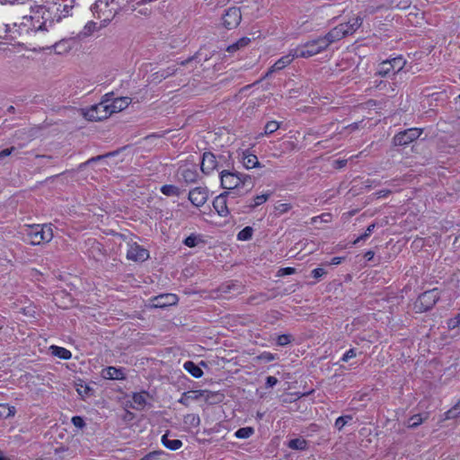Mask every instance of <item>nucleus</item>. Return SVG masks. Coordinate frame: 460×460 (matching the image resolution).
<instances>
[{
  "label": "nucleus",
  "instance_id": "1",
  "mask_svg": "<svg viewBox=\"0 0 460 460\" xmlns=\"http://www.w3.org/2000/svg\"><path fill=\"white\" fill-rule=\"evenodd\" d=\"M221 186L226 190L238 189L240 186L247 187L246 192L253 188L251 176L247 174L236 173L227 170L220 172Z\"/></svg>",
  "mask_w": 460,
  "mask_h": 460
},
{
  "label": "nucleus",
  "instance_id": "2",
  "mask_svg": "<svg viewBox=\"0 0 460 460\" xmlns=\"http://www.w3.org/2000/svg\"><path fill=\"white\" fill-rule=\"evenodd\" d=\"M332 43L328 35L325 34L323 37L309 40L304 45L297 47L294 49V56L307 58L325 50Z\"/></svg>",
  "mask_w": 460,
  "mask_h": 460
},
{
  "label": "nucleus",
  "instance_id": "3",
  "mask_svg": "<svg viewBox=\"0 0 460 460\" xmlns=\"http://www.w3.org/2000/svg\"><path fill=\"white\" fill-rule=\"evenodd\" d=\"M362 23L363 18L358 15L349 19L347 22L340 23L326 34L333 43L349 35H352L362 25Z\"/></svg>",
  "mask_w": 460,
  "mask_h": 460
},
{
  "label": "nucleus",
  "instance_id": "4",
  "mask_svg": "<svg viewBox=\"0 0 460 460\" xmlns=\"http://www.w3.org/2000/svg\"><path fill=\"white\" fill-rule=\"evenodd\" d=\"M27 235L32 245L49 243L53 238L52 225H36L30 226Z\"/></svg>",
  "mask_w": 460,
  "mask_h": 460
},
{
  "label": "nucleus",
  "instance_id": "5",
  "mask_svg": "<svg viewBox=\"0 0 460 460\" xmlns=\"http://www.w3.org/2000/svg\"><path fill=\"white\" fill-rule=\"evenodd\" d=\"M439 299V294L437 288L423 292L419 296L414 303L416 313H423L430 310Z\"/></svg>",
  "mask_w": 460,
  "mask_h": 460
},
{
  "label": "nucleus",
  "instance_id": "6",
  "mask_svg": "<svg viewBox=\"0 0 460 460\" xmlns=\"http://www.w3.org/2000/svg\"><path fill=\"white\" fill-rule=\"evenodd\" d=\"M111 115L109 104L106 102H100L98 104L91 106L84 116L88 120L100 121L108 119Z\"/></svg>",
  "mask_w": 460,
  "mask_h": 460
},
{
  "label": "nucleus",
  "instance_id": "7",
  "mask_svg": "<svg viewBox=\"0 0 460 460\" xmlns=\"http://www.w3.org/2000/svg\"><path fill=\"white\" fill-rule=\"evenodd\" d=\"M421 133L422 129L418 128H411L404 131H401L394 137V145L406 146L414 141L415 139L419 138Z\"/></svg>",
  "mask_w": 460,
  "mask_h": 460
},
{
  "label": "nucleus",
  "instance_id": "8",
  "mask_svg": "<svg viewBox=\"0 0 460 460\" xmlns=\"http://www.w3.org/2000/svg\"><path fill=\"white\" fill-rule=\"evenodd\" d=\"M93 10L104 22H110L117 13V9L109 8L108 0H97Z\"/></svg>",
  "mask_w": 460,
  "mask_h": 460
},
{
  "label": "nucleus",
  "instance_id": "9",
  "mask_svg": "<svg viewBox=\"0 0 460 460\" xmlns=\"http://www.w3.org/2000/svg\"><path fill=\"white\" fill-rule=\"evenodd\" d=\"M223 25L231 30L239 25L242 20L241 10L237 7L228 8L223 15Z\"/></svg>",
  "mask_w": 460,
  "mask_h": 460
},
{
  "label": "nucleus",
  "instance_id": "10",
  "mask_svg": "<svg viewBox=\"0 0 460 460\" xmlns=\"http://www.w3.org/2000/svg\"><path fill=\"white\" fill-rule=\"evenodd\" d=\"M208 198V191L207 188L196 187L190 190L189 199L196 207L203 206Z\"/></svg>",
  "mask_w": 460,
  "mask_h": 460
},
{
  "label": "nucleus",
  "instance_id": "11",
  "mask_svg": "<svg viewBox=\"0 0 460 460\" xmlns=\"http://www.w3.org/2000/svg\"><path fill=\"white\" fill-rule=\"evenodd\" d=\"M148 257V251L136 243L130 244L127 252V258L134 261H145Z\"/></svg>",
  "mask_w": 460,
  "mask_h": 460
},
{
  "label": "nucleus",
  "instance_id": "12",
  "mask_svg": "<svg viewBox=\"0 0 460 460\" xmlns=\"http://www.w3.org/2000/svg\"><path fill=\"white\" fill-rule=\"evenodd\" d=\"M215 169H217V162L215 155L211 152H205L202 155L200 170L203 173L208 174Z\"/></svg>",
  "mask_w": 460,
  "mask_h": 460
},
{
  "label": "nucleus",
  "instance_id": "13",
  "mask_svg": "<svg viewBox=\"0 0 460 460\" xmlns=\"http://www.w3.org/2000/svg\"><path fill=\"white\" fill-rule=\"evenodd\" d=\"M228 194L229 192H223L217 197H216V199L213 201V207L215 210L220 217H226L229 214V209L227 208L226 202V197Z\"/></svg>",
  "mask_w": 460,
  "mask_h": 460
},
{
  "label": "nucleus",
  "instance_id": "14",
  "mask_svg": "<svg viewBox=\"0 0 460 460\" xmlns=\"http://www.w3.org/2000/svg\"><path fill=\"white\" fill-rule=\"evenodd\" d=\"M296 56H294V49L288 55L278 59L275 64L270 68V70L266 74V77L269 76L271 73L275 71H279L286 67L289 65Z\"/></svg>",
  "mask_w": 460,
  "mask_h": 460
},
{
  "label": "nucleus",
  "instance_id": "15",
  "mask_svg": "<svg viewBox=\"0 0 460 460\" xmlns=\"http://www.w3.org/2000/svg\"><path fill=\"white\" fill-rule=\"evenodd\" d=\"M242 163L243 166L248 170L262 167L261 164L259 162L258 157L255 155L252 154L249 150H245L243 152Z\"/></svg>",
  "mask_w": 460,
  "mask_h": 460
},
{
  "label": "nucleus",
  "instance_id": "16",
  "mask_svg": "<svg viewBox=\"0 0 460 460\" xmlns=\"http://www.w3.org/2000/svg\"><path fill=\"white\" fill-rule=\"evenodd\" d=\"M154 301L155 307H165L175 305L178 301V297L174 294H164L155 297Z\"/></svg>",
  "mask_w": 460,
  "mask_h": 460
},
{
  "label": "nucleus",
  "instance_id": "17",
  "mask_svg": "<svg viewBox=\"0 0 460 460\" xmlns=\"http://www.w3.org/2000/svg\"><path fill=\"white\" fill-rule=\"evenodd\" d=\"M131 102V98L129 97H119L115 98L109 104L111 115L116 112H119L125 110Z\"/></svg>",
  "mask_w": 460,
  "mask_h": 460
},
{
  "label": "nucleus",
  "instance_id": "18",
  "mask_svg": "<svg viewBox=\"0 0 460 460\" xmlns=\"http://www.w3.org/2000/svg\"><path fill=\"white\" fill-rule=\"evenodd\" d=\"M182 179L187 183H194L198 181L199 173L195 166L192 168H184L181 172Z\"/></svg>",
  "mask_w": 460,
  "mask_h": 460
},
{
  "label": "nucleus",
  "instance_id": "19",
  "mask_svg": "<svg viewBox=\"0 0 460 460\" xmlns=\"http://www.w3.org/2000/svg\"><path fill=\"white\" fill-rule=\"evenodd\" d=\"M183 367L195 378H199L203 375L201 368L192 361H186L183 365Z\"/></svg>",
  "mask_w": 460,
  "mask_h": 460
},
{
  "label": "nucleus",
  "instance_id": "20",
  "mask_svg": "<svg viewBox=\"0 0 460 460\" xmlns=\"http://www.w3.org/2000/svg\"><path fill=\"white\" fill-rule=\"evenodd\" d=\"M163 445L171 450H177L182 446L180 439H170L167 434L162 437Z\"/></svg>",
  "mask_w": 460,
  "mask_h": 460
},
{
  "label": "nucleus",
  "instance_id": "21",
  "mask_svg": "<svg viewBox=\"0 0 460 460\" xmlns=\"http://www.w3.org/2000/svg\"><path fill=\"white\" fill-rule=\"evenodd\" d=\"M251 42V39L248 37H243L239 39L236 42L232 45H229L226 49L228 52L234 53L240 49L246 47Z\"/></svg>",
  "mask_w": 460,
  "mask_h": 460
},
{
  "label": "nucleus",
  "instance_id": "22",
  "mask_svg": "<svg viewBox=\"0 0 460 460\" xmlns=\"http://www.w3.org/2000/svg\"><path fill=\"white\" fill-rule=\"evenodd\" d=\"M16 412L14 406H10L7 403H0V418L7 419L14 416Z\"/></svg>",
  "mask_w": 460,
  "mask_h": 460
},
{
  "label": "nucleus",
  "instance_id": "23",
  "mask_svg": "<svg viewBox=\"0 0 460 460\" xmlns=\"http://www.w3.org/2000/svg\"><path fill=\"white\" fill-rule=\"evenodd\" d=\"M390 73H394L393 66L389 60H385L379 64L377 75L380 76H387Z\"/></svg>",
  "mask_w": 460,
  "mask_h": 460
},
{
  "label": "nucleus",
  "instance_id": "24",
  "mask_svg": "<svg viewBox=\"0 0 460 460\" xmlns=\"http://www.w3.org/2000/svg\"><path fill=\"white\" fill-rule=\"evenodd\" d=\"M51 349H52V353L62 358V359H69L72 356L71 352L65 349V348H62V347H58V346H51Z\"/></svg>",
  "mask_w": 460,
  "mask_h": 460
},
{
  "label": "nucleus",
  "instance_id": "25",
  "mask_svg": "<svg viewBox=\"0 0 460 460\" xmlns=\"http://www.w3.org/2000/svg\"><path fill=\"white\" fill-rule=\"evenodd\" d=\"M279 123L275 120H271L266 123L264 127V132L261 133L259 137L266 136L274 133L279 128Z\"/></svg>",
  "mask_w": 460,
  "mask_h": 460
},
{
  "label": "nucleus",
  "instance_id": "26",
  "mask_svg": "<svg viewBox=\"0 0 460 460\" xmlns=\"http://www.w3.org/2000/svg\"><path fill=\"white\" fill-rule=\"evenodd\" d=\"M460 416V400L445 413L444 420L456 419Z\"/></svg>",
  "mask_w": 460,
  "mask_h": 460
},
{
  "label": "nucleus",
  "instance_id": "27",
  "mask_svg": "<svg viewBox=\"0 0 460 460\" xmlns=\"http://www.w3.org/2000/svg\"><path fill=\"white\" fill-rule=\"evenodd\" d=\"M199 243H204L203 240L199 235L197 234H190V236L186 237L183 241V243L188 247H196Z\"/></svg>",
  "mask_w": 460,
  "mask_h": 460
},
{
  "label": "nucleus",
  "instance_id": "28",
  "mask_svg": "<svg viewBox=\"0 0 460 460\" xmlns=\"http://www.w3.org/2000/svg\"><path fill=\"white\" fill-rule=\"evenodd\" d=\"M393 66L394 74L399 73L405 66V60L402 57H397L389 60Z\"/></svg>",
  "mask_w": 460,
  "mask_h": 460
},
{
  "label": "nucleus",
  "instance_id": "29",
  "mask_svg": "<svg viewBox=\"0 0 460 460\" xmlns=\"http://www.w3.org/2000/svg\"><path fill=\"white\" fill-rule=\"evenodd\" d=\"M254 433V429L252 427H244L235 431V437L237 438H248Z\"/></svg>",
  "mask_w": 460,
  "mask_h": 460
},
{
  "label": "nucleus",
  "instance_id": "30",
  "mask_svg": "<svg viewBox=\"0 0 460 460\" xmlns=\"http://www.w3.org/2000/svg\"><path fill=\"white\" fill-rule=\"evenodd\" d=\"M288 447L291 449L303 450L306 447V441L301 438H294L288 442Z\"/></svg>",
  "mask_w": 460,
  "mask_h": 460
},
{
  "label": "nucleus",
  "instance_id": "31",
  "mask_svg": "<svg viewBox=\"0 0 460 460\" xmlns=\"http://www.w3.org/2000/svg\"><path fill=\"white\" fill-rule=\"evenodd\" d=\"M161 192L166 196H178L179 189L174 185L167 184L162 186Z\"/></svg>",
  "mask_w": 460,
  "mask_h": 460
},
{
  "label": "nucleus",
  "instance_id": "32",
  "mask_svg": "<svg viewBox=\"0 0 460 460\" xmlns=\"http://www.w3.org/2000/svg\"><path fill=\"white\" fill-rule=\"evenodd\" d=\"M253 230L251 226H246L237 234V239L241 241H248L252 236Z\"/></svg>",
  "mask_w": 460,
  "mask_h": 460
},
{
  "label": "nucleus",
  "instance_id": "33",
  "mask_svg": "<svg viewBox=\"0 0 460 460\" xmlns=\"http://www.w3.org/2000/svg\"><path fill=\"white\" fill-rule=\"evenodd\" d=\"M133 402L137 406V408H142L146 404V394L145 393H137L134 394L132 397Z\"/></svg>",
  "mask_w": 460,
  "mask_h": 460
},
{
  "label": "nucleus",
  "instance_id": "34",
  "mask_svg": "<svg viewBox=\"0 0 460 460\" xmlns=\"http://www.w3.org/2000/svg\"><path fill=\"white\" fill-rule=\"evenodd\" d=\"M423 420L424 419L421 417L420 414L413 415L408 420V427L417 428L423 422Z\"/></svg>",
  "mask_w": 460,
  "mask_h": 460
},
{
  "label": "nucleus",
  "instance_id": "35",
  "mask_svg": "<svg viewBox=\"0 0 460 460\" xmlns=\"http://www.w3.org/2000/svg\"><path fill=\"white\" fill-rule=\"evenodd\" d=\"M270 197V194H261L258 195L253 199V203L250 205L251 208H255L256 207L265 203Z\"/></svg>",
  "mask_w": 460,
  "mask_h": 460
},
{
  "label": "nucleus",
  "instance_id": "36",
  "mask_svg": "<svg viewBox=\"0 0 460 460\" xmlns=\"http://www.w3.org/2000/svg\"><path fill=\"white\" fill-rule=\"evenodd\" d=\"M269 299L268 296L264 293H260L258 296H252L248 298L249 304H260Z\"/></svg>",
  "mask_w": 460,
  "mask_h": 460
},
{
  "label": "nucleus",
  "instance_id": "37",
  "mask_svg": "<svg viewBox=\"0 0 460 460\" xmlns=\"http://www.w3.org/2000/svg\"><path fill=\"white\" fill-rule=\"evenodd\" d=\"M95 31H96V23L93 22H89L84 26V28L83 31L81 32V34L84 37H88V36H90Z\"/></svg>",
  "mask_w": 460,
  "mask_h": 460
},
{
  "label": "nucleus",
  "instance_id": "38",
  "mask_svg": "<svg viewBox=\"0 0 460 460\" xmlns=\"http://www.w3.org/2000/svg\"><path fill=\"white\" fill-rule=\"evenodd\" d=\"M106 371L111 379H119L122 376V372L114 367H109Z\"/></svg>",
  "mask_w": 460,
  "mask_h": 460
},
{
  "label": "nucleus",
  "instance_id": "39",
  "mask_svg": "<svg viewBox=\"0 0 460 460\" xmlns=\"http://www.w3.org/2000/svg\"><path fill=\"white\" fill-rule=\"evenodd\" d=\"M351 419L350 415L341 416L335 420V427L341 430Z\"/></svg>",
  "mask_w": 460,
  "mask_h": 460
},
{
  "label": "nucleus",
  "instance_id": "40",
  "mask_svg": "<svg viewBox=\"0 0 460 460\" xmlns=\"http://www.w3.org/2000/svg\"><path fill=\"white\" fill-rule=\"evenodd\" d=\"M108 155H109V154L105 155H97V156L92 157L89 160H87L86 162L82 163L81 164H79L77 170L78 171H83L88 164H92L93 162L100 161V160L103 159L104 157H106Z\"/></svg>",
  "mask_w": 460,
  "mask_h": 460
},
{
  "label": "nucleus",
  "instance_id": "41",
  "mask_svg": "<svg viewBox=\"0 0 460 460\" xmlns=\"http://www.w3.org/2000/svg\"><path fill=\"white\" fill-rule=\"evenodd\" d=\"M376 227V224H371L367 226V228L366 229L365 233L363 234H361L360 236H358L355 241H354V243H358V242H360L361 240H365L366 238H367L371 233L374 231Z\"/></svg>",
  "mask_w": 460,
  "mask_h": 460
},
{
  "label": "nucleus",
  "instance_id": "42",
  "mask_svg": "<svg viewBox=\"0 0 460 460\" xmlns=\"http://www.w3.org/2000/svg\"><path fill=\"white\" fill-rule=\"evenodd\" d=\"M460 325V315H456L454 318H451L447 321V327L450 330H454Z\"/></svg>",
  "mask_w": 460,
  "mask_h": 460
},
{
  "label": "nucleus",
  "instance_id": "43",
  "mask_svg": "<svg viewBox=\"0 0 460 460\" xmlns=\"http://www.w3.org/2000/svg\"><path fill=\"white\" fill-rule=\"evenodd\" d=\"M73 425L76 428L83 429L85 426L84 419L80 416H75L71 420Z\"/></svg>",
  "mask_w": 460,
  "mask_h": 460
},
{
  "label": "nucleus",
  "instance_id": "44",
  "mask_svg": "<svg viewBox=\"0 0 460 460\" xmlns=\"http://www.w3.org/2000/svg\"><path fill=\"white\" fill-rule=\"evenodd\" d=\"M275 208L279 214H285L291 209V205L288 203H280L277 205Z\"/></svg>",
  "mask_w": 460,
  "mask_h": 460
},
{
  "label": "nucleus",
  "instance_id": "45",
  "mask_svg": "<svg viewBox=\"0 0 460 460\" xmlns=\"http://www.w3.org/2000/svg\"><path fill=\"white\" fill-rule=\"evenodd\" d=\"M290 336L287 334H282L278 337L277 343L279 346H285L288 343H290Z\"/></svg>",
  "mask_w": 460,
  "mask_h": 460
},
{
  "label": "nucleus",
  "instance_id": "46",
  "mask_svg": "<svg viewBox=\"0 0 460 460\" xmlns=\"http://www.w3.org/2000/svg\"><path fill=\"white\" fill-rule=\"evenodd\" d=\"M162 452L160 451H153L148 454H146L145 456H143L140 460H156L160 456Z\"/></svg>",
  "mask_w": 460,
  "mask_h": 460
},
{
  "label": "nucleus",
  "instance_id": "47",
  "mask_svg": "<svg viewBox=\"0 0 460 460\" xmlns=\"http://www.w3.org/2000/svg\"><path fill=\"white\" fill-rule=\"evenodd\" d=\"M356 349H349L341 358V360L343 362H348L350 358H353L356 357Z\"/></svg>",
  "mask_w": 460,
  "mask_h": 460
},
{
  "label": "nucleus",
  "instance_id": "48",
  "mask_svg": "<svg viewBox=\"0 0 460 460\" xmlns=\"http://www.w3.org/2000/svg\"><path fill=\"white\" fill-rule=\"evenodd\" d=\"M15 150V146H11L9 148L3 149L2 151H0V160L11 155Z\"/></svg>",
  "mask_w": 460,
  "mask_h": 460
},
{
  "label": "nucleus",
  "instance_id": "49",
  "mask_svg": "<svg viewBox=\"0 0 460 460\" xmlns=\"http://www.w3.org/2000/svg\"><path fill=\"white\" fill-rule=\"evenodd\" d=\"M296 272L295 268L287 267V268H281L279 270L278 275L279 276H286V275H291Z\"/></svg>",
  "mask_w": 460,
  "mask_h": 460
},
{
  "label": "nucleus",
  "instance_id": "50",
  "mask_svg": "<svg viewBox=\"0 0 460 460\" xmlns=\"http://www.w3.org/2000/svg\"><path fill=\"white\" fill-rule=\"evenodd\" d=\"M259 358L265 360L266 362H270L275 359V356L270 352H263Z\"/></svg>",
  "mask_w": 460,
  "mask_h": 460
},
{
  "label": "nucleus",
  "instance_id": "51",
  "mask_svg": "<svg viewBox=\"0 0 460 460\" xmlns=\"http://www.w3.org/2000/svg\"><path fill=\"white\" fill-rule=\"evenodd\" d=\"M278 379L275 376H270L266 379V387L270 388L277 385Z\"/></svg>",
  "mask_w": 460,
  "mask_h": 460
},
{
  "label": "nucleus",
  "instance_id": "52",
  "mask_svg": "<svg viewBox=\"0 0 460 460\" xmlns=\"http://www.w3.org/2000/svg\"><path fill=\"white\" fill-rule=\"evenodd\" d=\"M326 273V271L322 269V268H317V269H314L313 271H312V276L315 279H319L321 278L322 276H323L324 274Z\"/></svg>",
  "mask_w": 460,
  "mask_h": 460
},
{
  "label": "nucleus",
  "instance_id": "53",
  "mask_svg": "<svg viewBox=\"0 0 460 460\" xmlns=\"http://www.w3.org/2000/svg\"><path fill=\"white\" fill-rule=\"evenodd\" d=\"M113 95H114L113 93H108L103 95L101 102H106V104H110L112 102V100L114 99Z\"/></svg>",
  "mask_w": 460,
  "mask_h": 460
},
{
  "label": "nucleus",
  "instance_id": "54",
  "mask_svg": "<svg viewBox=\"0 0 460 460\" xmlns=\"http://www.w3.org/2000/svg\"><path fill=\"white\" fill-rule=\"evenodd\" d=\"M390 193H391V190H381L376 192L375 195L377 199H380V198L388 196Z\"/></svg>",
  "mask_w": 460,
  "mask_h": 460
},
{
  "label": "nucleus",
  "instance_id": "55",
  "mask_svg": "<svg viewBox=\"0 0 460 460\" xmlns=\"http://www.w3.org/2000/svg\"><path fill=\"white\" fill-rule=\"evenodd\" d=\"M347 164V160H335L334 161V167L336 169H341Z\"/></svg>",
  "mask_w": 460,
  "mask_h": 460
},
{
  "label": "nucleus",
  "instance_id": "56",
  "mask_svg": "<svg viewBox=\"0 0 460 460\" xmlns=\"http://www.w3.org/2000/svg\"><path fill=\"white\" fill-rule=\"evenodd\" d=\"M344 261V257H333L331 261L330 265H339Z\"/></svg>",
  "mask_w": 460,
  "mask_h": 460
},
{
  "label": "nucleus",
  "instance_id": "57",
  "mask_svg": "<svg viewBox=\"0 0 460 460\" xmlns=\"http://www.w3.org/2000/svg\"><path fill=\"white\" fill-rule=\"evenodd\" d=\"M345 128H348V129H349L351 131L358 129L359 128V122H354V123L349 125L348 127H346Z\"/></svg>",
  "mask_w": 460,
  "mask_h": 460
},
{
  "label": "nucleus",
  "instance_id": "58",
  "mask_svg": "<svg viewBox=\"0 0 460 460\" xmlns=\"http://www.w3.org/2000/svg\"><path fill=\"white\" fill-rule=\"evenodd\" d=\"M88 391H89V387H87V386L84 387L83 385H81V388H79V387L77 388V392L81 395H83L84 394H87Z\"/></svg>",
  "mask_w": 460,
  "mask_h": 460
},
{
  "label": "nucleus",
  "instance_id": "59",
  "mask_svg": "<svg viewBox=\"0 0 460 460\" xmlns=\"http://www.w3.org/2000/svg\"><path fill=\"white\" fill-rule=\"evenodd\" d=\"M35 158H37V159H46L48 161H50L53 157L51 155H36Z\"/></svg>",
  "mask_w": 460,
  "mask_h": 460
},
{
  "label": "nucleus",
  "instance_id": "60",
  "mask_svg": "<svg viewBox=\"0 0 460 460\" xmlns=\"http://www.w3.org/2000/svg\"><path fill=\"white\" fill-rule=\"evenodd\" d=\"M72 9V6L71 5H68V4H65L64 5V8H63V12L65 13H64V16H66L68 15L70 10Z\"/></svg>",
  "mask_w": 460,
  "mask_h": 460
},
{
  "label": "nucleus",
  "instance_id": "61",
  "mask_svg": "<svg viewBox=\"0 0 460 460\" xmlns=\"http://www.w3.org/2000/svg\"><path fill=\"white\" fill-rule=\"evenodd\" d=\"M187 418L191 419V422L196 421L197 424H199V418L198 416H196V415L190 414V415L187 416Z\"/></svg>",
  "mask_w": 460,
  "mask_h": 460
},
{
  "label": "nucleus",
  "instance_id": "62",
  "mask_svg": "<svg viewBox=\"0 0 460 460\" xmlns=\"http://www.w3.org/2000/svg\"><path fill=\"white\" fill-rule=\"evenodd\" d=\"M321 218L324 221V222H328L331 218V214H323L321 216Z\"/></svg>",
  "mask_w": 460,
  "mask_h": 460
},
{
  "label": "nucleus",
  "instance_id": "63",
  "mask_svg": "<svg viewBox=\"0 0 460 460\" xmlns=\"http://www.w3.org/2000/svg\"><path fill=\"white\" fill-rule=\"evenodd\" d=\"M365 257L369 261L374 257V252L371 251H368L366 252Z\"/></svg>",
  "mask_w": 460,
  "mask_h": 460
},
{
  "label": "nucleus",
  "instance_id": "64",
  "mask_svg": "<svg viewBox=\"0 0 460 460\" xmlns=\"http://www.w3.org/2000/svg\"><path fill=\"white\" fill-rule=\"evenodd\" d=\"M0 460H11V459L7 456H4L3 452L0 450Z\"/></svg>",
  "mask_w": 460,
  "mask_h": 460
}]
</instances>
